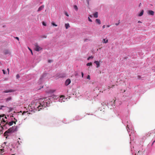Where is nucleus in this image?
<instances>
[{
	"label": "nucleus",
	"instance_id": "f257e3e1",
	"mask_svg": "<svg viewBox=\"0 0 155 155\" xmlns=\"http://www.w3.org/2000/svg\"><path fill=\"white\" fill-rule=\"evenodd\" d=\"M50 98L48 97L40 99L39 103L35 107L36 110L39 111L46 107L50 106Z\"/></svg>",
	"mask_w": 155,
	"mask_h": 155
},
{
	"label": "nucleus",
	"instance_id": "f03ea898",
	"mask_svg": "<svg viewBox=\"0 0 155 155\" xmlns=\"http://www.w3.org/2000/svg\"><path fill=\"white\" fill-rule=\"evenodd\" d=\"M35 45V50L37 51H39L42 49V48L40 47L37 43H36Z\"/></svg>",
	"mask_w": 155,
	"mask_h": 155
},
{
	"label": "nucleus",
	"instance_id": "7ed1b4c3",
	"mask_svg": "<svg viewBox=\"0 0 155 155\" xmlns=\"http://www.w3.org/2000/svg\"><path fill=\"white\" fill-rule=\"evenodd\" d=\"M17 122V120H15V121H12L10 122H7L5 123V124H8L9 126H11L13 125V124H15L16 123V122Z\"/></svg>",
	"mask_w": 155,
	"mask_h": 155
},
{
	"label": "nucleus",
	"instance_id": "20e7f679",
	"mask_svg": "<svg viewBox=\"0 0 155 155\" xmlns=\"http://www.w3.org/2000/svg\"><path fill=\"white\" fill-rule=\"evenodd\" d=\"M12 133L14 132L15 131H17V127L16 126H12L9 128Z\"/></svg>",
	"mask_w": 155,
	"mask_h": 155
},
{
	"label": "nucleus",
	"instance_id": "39448f33",
	"mask_svg": "<svg viewBox=\"0 0 155 155\" xmlns=\"http://www.w3.org/2000/svg\"><path fill=\"white\" fill-rule=\"evenodd\" d=\"M12 133L10 129H9L8 130L6 131L4 134V136H5L7 135H8V134H10Z\"/></svg>",
	"mask_w": 155,
	"mask_h": 155
},
{
	"label": "nucleus",
	"instance_id": "423d86ee",
	"mask_svg": "<svg viewBox=\"0 0 155 155\" xmlns=\"http://www.w3.org/2000/svg\"><path fill=\"white\" fill-rule=\"evenodd\" d=\"M71 82V80L69 79H67L65 82V85L66 86L68 85Z\"/></svg>",
	"mask_w": 155,
	"mask_h": 155
},
{
	"label": "nucleus",
	"instance_id": "0eeeda50",
	"mask_svg": "<svg viewBox=\"0 0 155 155\" xmlns=\"http://www.w3.org/2000/svg\"><path fill=\"white\" fill-rule=\"evenodd\" d=\"M147 14L150 15H153L154 14V12L152 10H149L148 11Z\"/></svg>",
	"mask_w": 155,
	"mask_h": 155
},
{
	"label": "nucleus",
	"instance_id": "6e6552de",
	"mask_svg": "<svg viewBox=\"0 0 155 155\" xmlns=\"http://www.w3.org/2000/svg\"><path fill=\"white\" fill-rule=\"evenodd\" d=\"M4 53L5 55L10 54V51L8 50L5 49V50L4 51Z\"/></svg>",
	"mask_w": 155,
	"mask_h": 155
},
{
	"label": "nucleus",
	"instance_id": "1a4fd4ad",
	"mask_svg": "<svg viewBox=\"0 0 155 155\" xmlns=\"http://www.w3.org/2000/svg\"><path fill=\"white\" fill-rule=\"evenodd\" d=\"M44 7V5H42L39 8L38 10V11L39 12V11H40L42 10L43 9Z\"/></svg>",
	"mask_w": 155,
	"mask_h": 155
},
{
	"label": "nucleus",
	"instance_id": "9d476101",
	"mask_svg": "<svg viewBox=\"0 0 155 155\" xmlns=\"http://www.w3.org/2000/svg\"><path fill=\"white\" fill-rule=\"evenodd\" d=\"M94 63H95L97 65V67L98 68L100 67V62L98 61H95L94 62Z\"/></svg>",
	"mask_w": 155,
	"mask_h": 155
},
{
	"label": "nucleus",
	"instance_id": "9b49d317",
	"mask_svg": "<svg viewBox=\"0 0 155 155\" xmlns=\"http://www.w3.org/2000/svg\"><path fill=\"white\" fill-rule=\"evenodd\" d=\"M13 91H14L12 90H9L5 91H3V92L7 93H9V92H12Z\"/></svg>",
	"mask_w": 155,
	"mask_h": 155
},
{
	"label": "nucleus",
	"instance_id": "f8f14e48",
	"mask_svg": "<svg viewBox=\"0 0 155 155\" xmlns=\"http://www.w3.org/2000/svg\"><path fill=\"white\" fill-rule=\"evenodd\" d=\"M96 22L99 25L101 24V21L99 19H96Z\"/></svg>",
	"mask_w": 155,
	"mask_h": 155
},
{
	"label": "nucleus",
	"instance_id": "ddd939ff",
	"mask_svg": "<svg viewBox=\"0 0 155 155\" xmlns=\"http://www.w3.org/2000/svg\"><path fill=\"white\" fill-rule=\"evenodd\" d=\"M93 16L94 17L97 18L98 17V12H96L93 14Z\"/></svg>",
	"mask_w": 155,
	"mask_h": 155
},
{
	"label": "nucleus",
	"instance_id": "4468645a",
	"mask_svg": "<svg viewBox=\"0 0 155 155\" xmlns=\"http://www.w3.org/2000/svg\"><path fill=\"white\" fill-rule=\"evenodd\" d=\"M108 42V39H103V42L104 43H107Z\"/></svg>",
	"mask_w": 155,
	"mask_h": 155
},
{
	"label": "nucleus",
	"instance_id": "2eb2a0df",
	"mask_svg": "<svg viewBox=\"0 0 155 155\" xmlns=\"http://www.w3.org/2000/svg\"><path fill=\"white\" fill-rule=\"evenodd\" d=\"M12 98L11 97H8L5 99L6 101L7 102H8L11 101L12 100Z\"/></svg>",
	"mask_w": 155,
	"mask_h": 155
},
{
	"label": "nucleus",
	"instance_id": "dca6fc26",
	"mask_svg": "<svg viewBox=\"0 0 155 155\" xmlns=\"http://www.w3.org/2000/svg\"><path fill=\"white\" fill-rule=\"evenodd\" d=\"M65 26L66 29H68L70 27L68 23L65 24Z\"/></svg>",
	"mask_w": 155,
	"mask_h": 155
},
{
	"label": "nucleus",
	"instance_id": "f3484780",
	"mask_svg": "<svg viewBox=\"0 0 155 155\" xmlns=\"http://www.w3.org/2000/svg\"><path fill=\"white\" fill-rule=\"evenodd\" d=\"M143 10H142L141 11V12L139 14L138 16H141L143 15Z\"/></svg>",
	"mask_w": 155,
	"mask_h": 155
},
{
	"label": "nucleus",
	"instance_id": "a211bd4d",
	"mask_svg": "<svg viewBox=\"0 0 155 155\" xmlns=\"http://www.w3.org/2000/svg\"><path fill=\"white\" fill-rule=\"evenodd\" d=\"M74 8L76 11H77L78 10V8L76 5H74Z\"/></svg>",
	"mask_w": 155,
	"mask_h": 155
},
{
	"label": "nucleus",
	"instance_id": "6ab92c4d",
	"mask_svg": "<svg viewBox=\"0 0 155 155\" xmlns=\"http://www.w3.org/2000/svg\"><path fill=\"white\" fill-rule=\"evenodd\" d=\"M92 65V63L91 62L88 63L87 64V66H90Z\"/></svg>",
	"mask_w": 155,
	"mask_h": 155
},
{
	"label": "nucleus",
	"instance_id": "aec40b11",
	"mask_svg": "<svg viewBox=\"0 0 155 155\" xmlns=\"http://www.w3.org/2000/svg\"><path fill=\"white\" fill-rule=\"evenodd\" d=\"M93 57L92 56H90V57H89L88 58H87V60H89L90 59H93Z\"/></svg>",
	"mask_w": 155,
	"mask_h": 155
},
{
	"label": "nucleus",
	"instance_id": "412c9836",
	"mask_svg": "<svg viewBox=\"0 0 155 155\" xmlns=\"http://www.w3.org/2000/svg\"><path fill=\"white\" fill-rule=\"evenodd\" d=\"M28 49L30 50V51L31 52V54L32 55H33V52H32V50L28 47Z\"/></svg>",
	"mask_w": 155,
	"mask_h": 155
},
{
	"label": "nucleus",
	"instance_id": "4be33fe9",
	"mask_svg": "<svg viewBox=\"0 0 155 155\" xmlns=\"http://www.w3.org/2000/svg\"><path fill=\"white\" fill-rule=\"evenodd\" d=\"M51 24L52 25H53V26H57V25H56V24H55L54 23V22H52L51 23Z\"/></svg>",
	"mask_w": 155,
	"mask_h": 155
},
{
	"label": "nucleus",
	"instance_id": "5701e85b",
	"mask_svg": "<svg viewBox=\"0 0 155 155\" xmlns=\"http://www.w3.org/2000/svg\"><path fill=\"white\" fill-rule=\"evenodd\" d=\"M16 78L17 79H18L19 78H20V76L18 74H17L16 76Z\"/></svg>",
	"mask_w": 155,
	"mask_h": 155
},
{
	"label": "nucleus",
	"instance_id": "b1692460",
	"mask_svg": "<svg viewBox=\"0 0 155 155\" xmlns=\"http://www.w3.org/2000/svg\"><path fill=\"white\" fill-rule=\"evenodd\" d=\"M87 78L89 80H90V76L89 75H88L87 76Z\"/></svg>",
	"mask_w": 155,
	"mask_h": 155
},
{
	"label": "nucleus",
	"instance_id": "393cba45",
	"mask_svg": "<svg viewBox=\"0 0 155 155\" xmlns=\"http://www.w3.org/2000/svg\"><path fill=\"white\" fill-rule=\"evenodd\" d=\"M65 14L68 17L69 16V15H68V13H67V12H65Z\"/></svg>",
	"mask_w": 155,
	"mask_h": 155
},
{
	"label": "nucleus",
	"instance_id": "a878e982",
	"mask_svg": "<svg viewBox=\"0 0 155 155\" xmlns=\"http://www.w3.org/2000/svg\"><path fill=\"white\" fill-rule=\"evenodd\" d=\"M42 25L45 26H46V23L44 22H42Z\"/></svg>",
	"mask_w": 155,
	"mask_h": 155
},
{
	"label": "nucleus",
	"instance_id": "bb28decb",
	"mask_svg": "<svg viewBox=\"0 0 155 155\" xmlns=\"http://www.w3.org/2000/svg\"><path fill=\"white\" fill-rule=\"evenodd\" d=\"M2 71H3V73L4 74H6V72L4 70H2Z\"/></svg>",
	"mask_w": 155,
	"mask_h": 155
},
{
	"label": "nucleus",
	"instance_id": "cd10ccee",
	"mask_svg": "<svg viewBox=\"0 0 155 155\" xmlns=\"http://www.w3.org/2000/svg\"><path fill=\"white\" fill-rule=\"evenodd\" d=\"M88 20L90 21H91V22H92V21L91 19L89 17H88Z\"/></svg>",
	"mask_w": 155,
	"mask_h": 155
},
{
	"label": "nucleus",
	"instance_id": "c85d7f7f",
	"mask_svg": "<svg viewBox=\"0 0 155 155\" xmlns=\"http://www.w3.org/2000/svg\"><path fill=\"white\" fill-rule=\"evenodd\" d=\"M2 121L4 122H6V121L4 120V119L3 118L2 119Z\"/></svg>",
	"mask_w": 155,
	"mask_h": 155
},
{
	"label": "nucleus",
	"instance_id": "c756f323",
	"mask_svg": "<svg viewBox=\"0 0 155 155\" xmlns=\"http://www.w3.org/2000/svg\"><path fill=\"white\" fill-rule=\"evenodd\" d=\"M15 38L18 41L19 40V38L18 37H16Z\"/></svg>",
	"mask_w": 155,
	"mask_h": 155
},
{
	"label": "nucleus",
	"instance_id": "7c9ffc66",
	"mask_svg": "<svg viewBox=\"0 0 155 155\" xmlns=\"http://www.w3.org/2000/svg\"><path fill=\"white\" fill-rule=\"evenodd\" d=\"M81 75H82V77L83 78L84 76V74L83 72H81Z\"/></svg>",
	"mask_w": 155,
	"mask_h": 155
},
{
	"label": "nucleus",
	"instance_id": "2f4dec72",
	"mask_svg": "<svg viewBox=\"0 0 155 155\" xmlns=\"http://www.w3.org/2000/svg\"><path fill=\"white\" fill-rule=\"evenodd\" d=\"M62 97H65L64 96L61 95V97H60V98H62Z\"/></svg>",
	"mask_w": 155,
	"mask_h": 155
},
{
	"label": "nucleus",
	"instance_id": "473e14b6",
	"mask_svg": "<svg viewBox=\"0 0 155 155\" xmlns=\"http://www.w3.org/2000/svg\"><path fill=\"white\" fill-rule=\"evenodd\" d=\"M8 136V135H7L5 136V137H6L5 138L6 139H7Z\"/></svg>",
	"mask_w": 155,
	"mask_h": 155
},
{
	"label": "nucleus",
	"instance_id": "72a5a7b5",
	"mask_svg": "<svg viewBox=\"0 0 155 155\" xmlns=\"http://www.w3.org/2000/svg\"><path fill=\"white\" fill-rule=\"evenodd\" d=\"M7 70L8 71V74H9V68H7Z\"/></svg>",
	"mask_w": 155,
	"mask_h": 155
},
{
	"label": "nucleus",
	"instance_id": "f704fd0d",
	"mask_svg": "<svg viewBox=\"0 0 155 155\" xmlns=\"http://www.w3.org/2000/svg\"><path fill=\"white\" fill-rule=\"evenodd\" d=\"M4 107V106H1V108H0V109H2V107Z\"/></svg>",
	"mask_w": 155,
	"mask_h": 155
},
{
	"label": "nucleus",
	"instance_id": "c9c22d12",
	"mask_svg": "<svg viewBox=\"0 0 155 155\" xmlns=\"http://www.w3.org/2000/svg\"><path fill=\"white\" fill-rule=\"evenodd\" d=\"M102 28L103 29L104 28H105V25H104L103 27H102Z\"/></svg>",
	"mask_w": 155,
	"mask_h": 155
},
{
	"label": "nucleus",
	"instance_id": "e433bc0d",
	"mask_svg": "<svg viewBox=\"0 0 155 155\" xmlns=\"http://www.w3.org/2000/svg\"><path fill=\"white\" fill-rule=\"evenodd\" d=\"M5 115H0V117H3Z\"/></svg>",
	"mask_w": 155,
	"mask_h": 155
},
{
	"label": "nucleus",
	"instance_id": "4c0bfd02",
	"mask_svg": "<svg viewBox=\"0 0 155 155\" xmlns=\"http://www.w3.org/2000/svg\"><path fill=\"white\" fill-rule=\"evenodd\" d=\"M54 91H51V93H53L54 92Z\"/></svg>",
	"mask_w": 155,
	"mask_h": 155
},
{
	"label": "nucleus",
	"instance_id": "58836bf2",
	"mask_svg": "<svg viewBox=\"0 0 155 155\" xmlns=\"http://www.w3.org/2000/svg\"><path fill=\"white\" fill-rule=\"evenodd\" d=\"M119 24V23H116L115 24V25H118Z\"/></svg>",
	"mask_w": 155,
	"mask_h": 155
},
{
	"label": "nucleus",
	"instance_id": "ea45409f",
	"mask_svg": "<svg viewBox=\"0 0 155 155\" xmlns=\"http://www.w3.org/2000/svg\"><path fill=\"white\" fill-rule=\"evenodd\" d=\"M138 23H141V22L140 21H138Z\"/></svg>",
	"mask_w": 155,
	"mask_h": 155
},
{
	"label": "nucleus",
	"instance_id": "a19ab883",
	"mask_svg": "<svg viewBox=\"0 0 155 155\" xmlns=\"http://www.w3.org/2000/svg\"><path fill=\"white\" fill-rule=\"evenodd\" d=\"M51 60H49L48 61V62H49V63L51 62Z\"/></svg>",
	"mask_w": 155,
	"mask_h": 155
},
{
	"label": "nucleus",
	"instance_id": "79ce46f5",
	"mask_svg": "<svg viewBox=\"0 0 155 155\" xmlns=\"http://www.w3.org/2000/svg\"><path fill=\"white\" fill-rule=\"evenodd\" d=\"M114 85H112V87H111L112 88H113V87H114Z\"/></svg>",
	"mask_w": 155,
	"mask_h": 155
},
{
	"label": "nucleus",
	"instance_id": "37998d69",
	"mask_svg": "<svg viewBox=\"0 0 155 155\" xmlns=\"http://www.w3.org/2000/svg\"><path fill=\"white\" fill-rule=\"evenodd\" d=\"M26 112L25 111V112H24L23 113V114H24V113H25Z\"/></svg>",
	"mask_w": 155,
	"mask_h": 155
},
{
	"label": "nucleus",
	"instance_id": "c03bdc74",
	"mask_svg": "<svg viewBox=\"0 0 155 155\" xmlns=\"http://www.w3.org/2000/svg\"><path fill=\"white\" fill-rule=\"evenodd\" d=\"M107 27H109L110 26L109 25H107Z\"/></svg>",
	"mask_w": 155,
	"mask_h": 155
},
{
	"label": "nucleus",
	"instance_id": "a18cd8bd",
	"mask_svg": "<svg viewBox=\"0 0 155 155\" xmlns=\"http://www.w3.org/2000/svg\"><path fill=\"white\" fill-rule=\"evenodd\" d=\"M110 86H108V89H110Z\"/></svg>",
	"mask_w": 155,
	"mask_h": 155
},
{
	"label": "nucleus",
	"instance_id": "49530a36",
	"mask_svg": "<svg viewBox=\"0 0 155 155\" xmlns=\"http://www.w3.org/2000/svg\"><path fill=\"white\" fill-rule=\"evenodd\" d=\"M5 118L6 119H7V117L6 116L5 117Z\"/></svg>",
	"mask_w": 155,
	"mask_h": 155
},
{
	"label": "nucleus",
	"instance_id": "de8ad7c7",
	"mask_svg": "<svg viewBox=\"0 0 155 155\" xmlns=\"http://www.w3.org/2000/svg\"><path fill=\"white\" fill-rule=\"evenodd\" d=\"M155 141H153V143H154V142H155Z\"/></svg>",
	"mask_w": 155,
	"mask_h": 155
},
{
	"label": "nucleus",
	"instance_id": "09e8293b",
	"mask_svg": "<svg viewBox=\"0 0 155 155\" xmlns=\"http://www.w3.org/2000/svg\"><path fill=\"white\" fill-rule=\"evenodd\" d=\"M18 143L19 144H20V143H19V141H18Z\"/></svg>",
	"mask_w": 155,
	"mask_h": 155
}]
</instances>
